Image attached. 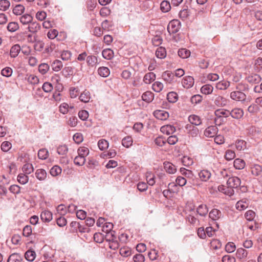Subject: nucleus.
<instances>
[{"instance_id":"nucleus-1","label":"nucleus","mask_w":262,"mask_h":262,"mask_svg":"<svg viewBox=\"0 0 262 262\" xmlns=\"http://www.w3.org/2000/svg\"><path fill=\"white\" fill-rule=\"evenodd\" d=\"M248 85L238 84L236 87V90L231 92L230 98L236 101H245L247 96L243 92L248 90Z\"/></svg>"},{"instance_id":"nucleus-2","label":"nucleus","mask_w":262,"mask_h":262,"mask_svg":"<svg viewBox=\"0 0 262 262\" xmlns=\"http://www.w3.org/2000/svg\"><path fill=\"white\" fill-rule=\"evenodd\" d=\"M181 23L177 19H173L168 25L167 30L170 34H174L179 31Z\"/></svg>"},{"instance_id":"nucleus-3","label":"nucleus","mask_w":262,"mask_h":262,"mask_svg":"<svg viewBox=\"0 0 262 262\" xmlns=\"http://www.w3.org/2000/svg\"><path fill=\"white\" fill-rule=\"evenodd\" d=\"M241 183V179L237 177H229L227 181V185L230 188L237 190Z\"/></svg>"},{"instance_id":"nucleus-4","label":"nucleus","mask_w":262,"mask_h":262,"mask_svg":"<svg viewBox=\"0 0 262 262\" xmlns=\"http://www.w3.org/2000/svg\"><path fill=\"white\" fill-rule=\"evenodd\" d=\"M185 128L189 137L194 138L198 136L199 129L196 126L191 124H187L185 126Z\"/></svg>"},{"instance_id":"nucleus-5","label":"nucleus","mask_w":262,"mask_h":262,"mask_svg":"<svg viewBox=\"0 0 262 262\" xmlns=\"http://www.w3.org/2000/svg\"><path fill=\"white\" fill-rule=\"evenodd\" d=\"M214 105L218 107H223L225 106L227 103V99L224 97L220 95H215L213 98Z\"/></svg>"},{"instance_id":"nucleus-6","label":"nucleus","mask_w":262,"mask_h":262,"mask_svg":"<svg viewBox=\"0 0 262 262\" xmlns=\"http://www.w3.org/2000/svg\"><path fill=\"white\" fill-rule=\"evenodd\" d=\"M162 77L163 79L168 83L172 84L175 82L174 74L170 71L164 72Z\"/></svg>"},{"instance_id":"nucleus-7","label":"nucleus","mask_w":262,"mask_h":262,"mask_svg":"<svg viewBox=\"0 0 262 262\" xmlns=\"http://www.w3.org/2000/svg\"><path fill=\"white\" fill-rule=\"evenodd\" d=\"M194 79L192 76H187L183 78L182 84L187 89L191 88L194 84Z\"/></svg>"},{"instance_id":"nucleus-8","label":"nucleus","mask_w":262,"mask_h":262,"mask_svg":"<svg viewBox=\"0 0 262 262\" xmlns=\"http://www.w3.org/2000/svg\"><path fill=\"white\" fill-rule=\"evenodd\" d=\"M218 132V128L216 126L208 127L204 131V135L206 137L211 138L214 137Z\"/></svg>"},{"instance_id":"nucleus-9","label":"nucleus","mask_w":262,"mask_h":262,"mask_svg":"<svg viewBox=\"0 0 262 262\" xmlns=\"http://www.w3.org/2000/svg\"><path fill=\"white\" fill-rule=\"evenodd\" d=\"M153 114L156 118L161 120H166L169 117L168 113L164 110H156L154 112Z\"/></svg>"},{"instance_id":"nucleus-10","label":"nucleus","mask_w":262,"mask_h":262,"mask_svg":"<svg viewBox=\"0 0 262 262\" xmlns=\"http://www.w3.org/2000/svg\"><path fill=\"white\" fill-rule=\"evenodd\" d=\"M246 79L247 81L250 83L257 84L261 81V78L258 74H254L247 76Z\"/></svg>"},{"instance_id":"nucleus-11","label":"nucleus","mask_w":262,"mask_h":262,"mask_svg":"<svg viewBox=\"0 0 262 262\" xmlns=\"http://www.w3.org/2000/svg\"><path fill=\"white\" fill-rule=\"evenodd\" d=\"M223 216L222 212L217 209H213L209 212V217L213 221H217L220 218H221Z\"/></svg>"},{"instance_id":"nucleus-12","label":"nucleus","mask_w":262,"mask_h":262,"mask_svg":"<svg viewBox=\"0 0 262 262\" xmlns=\"http://www.w3.org/2000/svg\"><path fill=\"white\" fill-rule=\"evenodd\" d=\"M229 113L230 116L237 119L241 118L244 115L243 110L238 108H234L231 111H229Z\"/></svg>"},{"instance_id":"nucleus-13","label":"nucleus","mask_w":262,"mask_h":262,"mask_svg":"<svg viewBox=\"0 0 262 262\" xmlns=\"http://www.w3.org/2000/svg\"><path fill=\"white\" fill-rule=\"evenodd\" d=\"M219 191L229 196L233 195L234 194V190L230 188L228 186L227 187L224 185H220L218 187Z\"/></svg>"},{"instance_id":"nucleus-14","label":"nucleus","mask_w":262,"mask_h":262,"mask_svg":"<svg viewBox=\"0 0 262 262\" xmlns=\"http://www.w3.org/2000/svg\"><path fill=\"white\" fill-rule=\"evenodd\" d=\"M41 28L40 25L36 21H31L28 25L29 31L32 33H37Z\"/></svg>"},{"instance_id":"nucleus-15","label":"nucleus","mask_w":262,"mask_h":262,"mask_svg":"<svg viewBox=\"0 0 262 262\" xmlns=\"http://www.w3.org/2000/svg\"><path fill=\"white\" fill-rule=\"evenodd\" d=\"M198 175L202 181L206 182L210 178L211 173L210 171L204 169L199 172Z\"/></svg>"},{"instance_id":"nucleus-16","label":"nucleus","mask_w":262,"mask_h":262,"mask_svg":"<svg viewBox=\"0 0 262 262\" xmlns=\"http://www.w3.org/2000/svg\"><path fill=\"white\" fill-rule=\"evenodd\" d=\"M23 261V256L17 253H14L11 254L7 260V262H22Z\"/></svg>"},{"instance_id":"nucleus-17","label":"nucleus","mask_w":262,"mask_h":262,"mask_svg":"<svg viewBox=\"0 0 262 262\" xmlns=\"http://www.w3.org/2000/svg\"><path fill=\"white\" fill-rule=\"evenodd\" d=\"M188 120L191 123V125H194L195 126L200 125L202 123L200 117L195 115H190L188 117Z\"/></svg>"},{"instance_id":"nucleus-18","label":"nucleus","mask_w":262,"mask_h":262,"mask_svg":"<svg viewBox=\"0 0 262 262\" xmlns=\"http://www.w3.org/2000/svg\"><path fill=\"white\" fill-rule=\"evenodd\" d=\"M154 99V94L150 91H146L142 95V99L147 102H151Z\"/></svg>"},{"instance_id":"nucleus-19","label":"nucleus","mask_w":262,"mask_h":262,"mask_svg":"<svg viewBox=\"0 0 262 262\" xmlns=\"http://www.w3.org/2000/svg\"><path fill=\"white\" fill-rule=\"evenodd\" d=\"M40 219L43 222H49L52 219V213L48 210L42 211L40 214Z\"/></svg>"},{"instance_id":"nucleus-20","label":"nucleus","mask_w":262,"mask_h":262,"mask_svg":"<svg viewBox=\"0 0 262 262\" xmlns=\"http://www.w3.org/2000/svg\"><path fill=\"white\" fill-rule=\"evenodd\" d=\"M161 131L167 135L172 134L176 132V128L172 125H166L161 128Z\"/></svg>"},{"instance_id":"nucleus-21","label":"nucleus","mask_w":262,"mask_h":262,"mask_svg":"<svg viewBox=\"0 0 262 262\" xmlns=\"http://www.w3.org/2000/svg\"><path fill=\"white\" fill-rule=\"evenodd\" d=\"M196 212L200 216H205L208 213V209L206 205L201 204L197 207Z\"/></svg>"},{"instance_id":"nucleus-22","label":"nucleus","mask_w":262,"mask_h":262,"mask_svg":"<svg viewBox=\"0 0 262 262\" xmlns=\"http://www.w3.org/2000/svg\"><path fill=\"white\" fill-rule=\"evenodd\" d=\"M164 169L167 172L170 174H173L176 172L177 168L175 165L170 162H164Z\"/></svg>"},{"instance_id":"nucleus-23","label":"nucleus","mask_w":262,"mask_h":262,"mask_svg":"<svg viewBox=\"0 0 262 262\" xmlns=\"http://www.w3.org/2000/svg\"><path fill=\"white\" fill-rule=\"evenodd\" d=\"M32 20V16L31 15L28 14H24L19 17V20L20 23L24 25H29V24H30Z\"/></svg>"},{"instance_id":"nucleus-24","label":"nucleus","mask_w":262,"mask_h":262,"mask_svg":"<svg viewBox=\"0 0 262 262\" xmlns=\"http://www.w3.org/2000/svg\"><path fill=\"white\" fill-rule=\"evenodd\" d=\"M86 60L88 65L92 67L96 66L98 63L97 57L94 55L87 56Z\"/></svg>"},{"instance_id":"nucleus-25","label":"nucleus","mask_w":262,"mask_h":262,"mask_svg":"<svg viewBox=\"0 0 262 262\" xmlns=\"http://www.w3.org/2000/svg\"><path fill=\"white\" fill-rule=\"evenodd\" d=\"M215 117L227 118L230 116L229 111L224 109H218L214 112Z\"/></svg>"},{"instance_id":"nucleus-26","label":"nucleus","mask_w":262,"mask_h":262,"mask_svg":"<svg viewBox=\"0 0 262 262\" xmlns=\"http://www.w3.org/2000/svg\"><path fill=\"white\" fill-rule=\"evenodd\" d=\"M79 100L83 102L87 103L89 102L91 99V94L89 91L87 90L84 91L79 97Z\"/></svg>"},{"instance_id":"nucleus-27","label":"nucleus","mask_w":262,"mask_h":262,"mask_svg":"<svg viewBox=\"0 0 262 262\" xmlns=\"http://www.w3.org/2000/svg\"><path fill=\"white\" fill-rule=\"evenodd\" d=\"M20 51V47L19 45H15L13 46L10 52V56L12 58H15L18 55Z\"/></svg>"},{"instance_id":"nucleus-28","label":"nucleus","mask_w":262,"mask_h":262,"mask_svg":"<svg viewBox=\"0 0 262 262\" xmlns=\"http://www.w3.org/2000/svg\"><path fill=\"white\" fill-rule=\"evenodd\" d=\"M262 172V166L258 164H254L251 167L252 174L255 176H259Z\"/></svg>"},{"instance_id":"nucleus-29","label":"nucleus","mask_w":262,"mask_h":262,"mask_svg":"<svg viewBox=\"0 0 262 262\" xmlns=\"http://www.w3.org/2000/svg\"><path fill=\"white\" fill-rule=\"evenodd\" d=\"M156 78V75L152 72L146 74L144 77L143 81L146 84L150 83Z\"/></svg>"},{"instance_id":"nucleus-30","label":"nucleus","mask_w":262,"mask_h":262,"mask_svg":"<svg viewBox=\"0 0 262 262\" xmlns=\"http://www.w3.org/2000/svg\"><path fill=\"white\" fill-rule=\"evenodd\" d=\"M35 176L39 180L43 181L47 177V172L43 169H38L36 171Z\"/></svg>"},{"instance_id":"nucleus-31","label":"nucleus","mask_w":262,"mask_h":262,"mask_svg":"<svg viewBox=\"0 0 262 262\" xmlns=\"http://www.w3.org/2000/svg\"><path fill=\"white\" fill-rule=\"evenodd\" d=\"M156 55L157 58L160 59L164 58L166 56V51L165 48L162 47H159L156 51Z\"/></svg>"},{"instance_id":"nucleus-32","label":"nucleus","mask_w":262,"mask_h":262,"mask_svg":"<svg viewBox=\"0 0 262 262\" xmlns=\"http://www.w3.org/2000/svg\"><path fill=\"white\" fill-rule=\"evenodd\" d=\"M213 87L210 84H205L201 89L202 93L205 95H209L212 93Z\"/></svg>"},{"instance_id":"nucleus-33","label":"nucleus","mask_w":262,"mask_h":262,"mask_svg":"<svg viewBox=\"0 0 262 262\" xmlns=\"http://www.w3.org/2000/svg\"><path fill=\"white\" fill-rule=\"evenodd\" d=\"M102 55L104 58L109 60L113 57L114 52L110 49H106L103 50Z\"/></svg>"},{"instance_id":"nucleus-34","label":"nucleus","mask_w":262,"mask_h":262,"mask_svg":"<svg viewBox=\"0 0 262 262\" xmlns=\"http://www.w3.org/2000/svg\"><path fill=\"white\" fill-rule=\"evenodd\" d=\"M25 257L28 261H32L36 257V253L34 251L29 250L26 252Z\"/></svg>"},{"instance_id":"nucleus-35","label":"nucleus","mask_w":262,"mask_h":262,"mask_svg":"<svg viewBox=\"0 0 262 262\" xmlns=\"http://www.w3.org/2000/svg\"><path fill=\"white\" fill-rule=\"evenodd\" d=\"M234 166L236 169H243L245 166V162L242 159H236L234 161Z\"/></svg>"},{"instance_id":"nucleus-36","label":"nucleus","mask_w":262,"mask_h":262,"mask_svg":"<svg viewBox=\"0 0 262 262\" xmlns=\"http://www.w3.org/2000/svg\"><path fill=\"white\" fill-rule=\"evenodd\" d=\"M51 67L54 71L58 72L61 69L63 64L60 60H56L52 62Z\"/></svg>"},{"instance_id":"nucleus-37","label":"nucleus","mask_w":262,"mask_h":262,"mask_svg":"<svg viewBox=\"0 0 262 262\" xmlns=\"http://www.w3.org/2000/svg\"><path fill=\"white\" fill-rule=\"evenodd\" d=\"M98 73L100 76L106 77L110 75V72L107 67H102L98 69Z\"/></svg>"},{"instance_id":"nucleus-38","label":"nucleus","mask_w":262,"mask_h":262,"mask_svg":"<svg viewBox=\"0 0 262 262\" xmlns=\"http://www.w3.org/2000/svg\"><path fill=\"white\" fill-rule=\"evenodd\" d=\"M160 8L163 12H168L171 9V6L169 2L167 1H162L160 5Z\"/></svg>"},{"instance_id":"nucleus-39","label":"nucleus","mask_w":262,"mask_h":262,"mask_svg":"<svg viewBox=\"0 0 262 262\" xmlns=\"http://www.w3.org/2000/svg\"><path fill=\"white\" fill-rule=\"evenodd\" d=\"M167 99L170 103H174L178 100V95L174 92H169L167 95Z\"/></svg>"},{"instance_id":"nucleus-40","label":"nucleus","mask_w":262,"mask_h":262,"mask_svg":"<svg viewBox=\"0 0 262 262\" xmlns=\"http://www.w3.org/2000/svg\"><path fill=\"white\" fill-rule=\"evenodd\" d=\"M34 168L31 164L26 163L24 164L22 168L23 171L27 174H30L33 171Z\"/></svg>"},{"instance_id":"nucleus-41","label":"nucleus","mask_w":262,"mask_h":262,"mask_svg":"<svg viewBox=\"0 0 262 262\" xmlns=\"http://www.w3.org/2000/svg\"><path fill=\"white\" fill-rule=\"evenodd\" d=\"M28 180L29 177L26 174L20 173L17 176V181L21 184H26L27 183H28Z\"/></svg>"},{"instance_id":"nucleus-42","label":"nucleus","mask_w":262,"mask_h":262,"mask_svg":"<svg viewBox=\"0 0 262 262\" xmlns=\"http://www.w3.org/2000/svg\"><path fill=\"white\" fill-rule=\"evenodd\" d=\"M10 3L8 0L0 1V10L2 11H7L10 7Z\"/></svg>"},{"instance_id":"nucleus-43","label":"nucleus","mask_w":262,"mask_h":262,"mask_svg":"<svg viewBox=\"0 0 262 262\" xmlns=\"http://www.w3.org/2000/svg\"><path fill=\"white\" fill-rule=\"evenodd\" d=\"M133 143V140L131 137L126 136L122 140V145L126 148L129 147Z\"/></svg>"},{"instance_id":"nucleus-44","label":"nucleus","mask_w":262,"mask_h":262,"mask_svg":"<svg viewBox=\"0 0 262 262\" xmlns=\"http://www.w3.org/2000/svg\"><path fill=\"white\" fill-rule=\"evenodd\" d=\"M236 256L240 259L246 258L248 254L247 250L243 248H238L236 251Z\"/></svg>"},{"instance_id":"nucleus-45","label":"nucleus","mask_w":262,"mask_h":262,"mask_svg":"<svg viewBox=\"0 0 262 262\" xmlns=\"http://www.w3.org/2000/svg\"><path fill=\"white\" fill-rule=\"evenodd\" d=\"M77 152L79 156L85 158L89 154V149L85 147H80L78 149Z\"/></svg>"},{"instance_id":"nucleus-46","label":"nucleus","mask_w":262,"mask_h":262,"mask_svg":"<svg viewBox=\"0 0 262 262\" xmlns=\"http://www.w3.org/2000/svg\"><path fill=\"white\" fill-rule=\"evenodd\" d=\"M25 10V7L20 4L17 5L13 9V13L15 15H21Z\"/></svg>"},{"instance_id":"nucleus-47","label":"nucleus","mask_w":262,"mask_h":262,"mask_svg":"<svg viewBox=\"0 0 262 262\" xmlns=\"http://www.w3.org/2000/svg\"><path fill=\"white\" fill-rule=\"evenodd\" d=\"M19 29V26L17 23L12 21L8 24L7 29L9 32H13Z\"/></svg>"},{"instance_id":"nucleus-48","label":"nucleus","mask_w":262,"mask_h":262,"mask_svg":"<svg viewBox=\"0 0 262 262\" xmlns=\"http://www.w3.org/2000/svg\"><path fill=\"white\" fill-rule=\"evenodd\" d=\"M111 238L109 239L110 241H112L111 243H110V248L111 249H113L114 250H115L116 249L118 248L119 247V244L117 241H116V237L114 234H112V233H111Z\"/></svg>"},{"instance_id":"nucleus-49","label":"nucleus","mask_w":262,"mask_h":262,"mask_svg":"<svg viewBox=\"0 0 262 262\" xmlns=\"http://www.w3.org/2000/svg\"><path fill=\"white\" fill-rule=\"evenodd\" d=\"M61 168L55 165L50 169V173L52 176L55 177L61 173Z\"/></svg>"},{"instance_id":"nucleus-50","label":"nucleus","mask_w":262,"mask_h":262,"mask_svg":"<svg viewBox=\"0 0 262 262\" xmlns=\"http://www.w3.org/2000/svg\"><path fill=\"white\" fill-rule=\"evenodd\" d=\"M85 161V158L78 155L75 158L74 162L75 165L78 166H82L84 164Z\"/></svg>"},{"instance_id":"nucleus-51","label":"nucleus","mask_w":262,"mask_h":262,"mask_svg":"<svg viewBox=\"0 0 262 262\" xmlns=\"http://www.w3.org/2000/svg\"><path fill=\"white\" fill-rule=\"evenodd\" d=\"M178 55L182 58H186L190 56V52L185 49H181L178 51Z\"/></svg>"},{"instance_id":"nucleus-52","label":"nucleus","mask_w":262,"mask_h":262,"mask_svg":"<svg viewBox=\"0 0 262 262\" xmlns=\"http://www.w3.org/2000/svg\"><path fill=\"white\" fill-rule=\"evenodd\" d=\"M163 88V84L162 82L156 81L152 84V89L156 92H161Z\"/></svg>"},{"instance_id":"nucleus-53","label":"nucleus","mask_w":262,"mask_h":262,"mask_svg":"<svg viewBox=\"0 0 262 262\" xmlns=\"http://www.w3.org/2000/svg\"><path fill=\"white\" fill-rule=\"evenodd\" d=\"M49 69V66L47 63H41L38 67L39 72L42 75L45 74Z\"/></svg>"},{"instance_id":"nucleus-54","label":"nucleus","mask_w":262,"mask_h":262,"mask_svg":"<svg viewBox=\"0 0 262 262\" xmlns=\"http://www.w3.org/2000/svg\"><path fill=\"white\" fill-rule=\"evenodd\" d=\"M48 151L46 149H41L38 152V157L39 159L45 160L48 158Z\"/></svg>"},{"instance_id":"nucleus-55","label":"nucleus","mask_w":262,"mask_h":262,"mask_svg":"<svg viewBox=\"0 0 262 262\" xmlns=\"http://www.w3.org/2000/svg\"><path fill=\"white\" fill-rule=\"evenodd\" d=\"M131 253V250L128 247H122L120 249V254L124 257L129 256Z\"/></svg>"},{"instance_id":"nucleus-56","label":"nucleus","mask_w":262,"mask_h":262,"mask_svg":"<svg viewBox=\"0 0 262 262\" xmlns=\"http://www.w3.org/2000/svg\"><path fill=\"white\" fill-rule=\"evenodd\" d=\"M12 147V144L9 141H4L2 143L1 149L4 152L8 151Z\"/></svg>"},{"instance_id":"nucleus-57","label":"nucleus","mask_w":262,"mask_h":262,"mask_svg":"<svg viewBox=\"0 0 262 262\" xmlns=\"http://www.w3.org/2000/svg\"><path fill=\"white\" fill-rule=\"evenodd\" d=\"M246 143L244 141L238 140L235 142V146L237 150H242L246 148Z\"/></svg>"},{"instance_id":"nucleus-58","label":"nucleus","mask_w":262,"mask_h":262,"mask_svg":"<svg viewBox=\"0 0 262 262\" xmlns=\"http://www.w3.org/2000/svg\"><path fill=\"white\" fill-rule=\"evenodd\" d=\"M98 146L100 150H103L108 147V143L106 140L102 139L98 141Z\"/></svg>"},{"instance_id":"nucleus-59","label":"nucleus","mask_w":262,"mask_h":262,"mask_svg":"<svg viewBox=\"0 0 262 262\" xmlns=\"http://www.w3.org/2000/svg\"><path fill=\"white\" fill-rule=\"evenodd\" d=\"M236 247L232 242H229L225 246V250L228 253H232L235 251Z\"/></svg>"},{"instance_id":"nucleus-60","label":"nucleus","mask_w":262,"mask_h":262,"mask_svg":"<svg viewBox=\"0 0 262 262\" xmlns=\"http://www.w3.org/2000/svg\"><path fill=\"white\" fill-rule=\"evenodd\" d=\"M68 150L67 146L65 145H60L57 148V152L59 155H66Z\"/></svg>"},{"instance_id":"nucleus-61","label":"nucleus","mask_w":262,"mask_h":262,"mask_svg":"<svg viewBox=\"0 0 262 262\" xmlns=\"http://www.w3.org/2000/svg\"><path fill=\"white\" fill-rule=\"evenodd\" d=\"M163 39L160 36L156 35L152 39V43L155 46H159L162 42Z\"/></svg>"},{"instance_id":"nucleus-62","label":"nucleus","mask_w":262,"mask_h":262,"mask_svg":"<svg viewBox=\"0 0 262 262\" xmlns=\"http://www.w3.org/2000/svg\"><path fill=\"white\" fill-rule=\"evenodd\" d=\"M235 157V154L234 151L231 150H227L226 151L225 158L228 160L230 161L233 159Z\"/></svg>"},{"instance_id":"nucleus-63","label":"nucleus","mask_w":262,"mask_h":262,"mask_svg":"<svg viewBox=\"0 0 262 262\" xmlns=\"http://www.w3.org/2000/svg\"><path fill=\"white\" fill-rule=\"evenodd\" d=\"M27 80L32 84H36L39 82V79L34 75H30L27 78Z\"/></svg>"},{"instance_id":"nucleus-64","label":"nucleus","mask_w":262,"mask_h":262,"mask_svg":"<svg viewBox=\"0 0 262 262\" xmlns=\"http://www.w3.org/2000/svg\"><path fill=\"white\" fill-rule=\"evenodd\" d=\"M133 259L134 262H144L145 261L144 255L141 253L135 255Z\"/></svg>"}]
</instances>
